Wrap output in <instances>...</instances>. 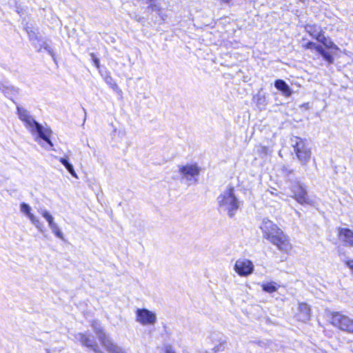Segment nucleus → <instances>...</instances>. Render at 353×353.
<instances>
[{
    "label": "nucleus",
    "instance_id": "obj_1",
    "mask_svg": "<svg viewBox=\"0 0 353 353\" xmlns=\"http://www.w3.org/2000/svg\"><path fill=\"white\" fill-rule=\"evenodd\" d=\"M17 110L19 118L23 122L26 128L32 135L37 136L35 140L37 141L38 138H41L52 146L50 140L52 131L48 128L43 127L37 123L25 108L18 106Z\"/></svg>",
    "mask_w": 353,
    "mask_h": 353
},
{
    "label": "nucleus",
    "instance_id": "obj_2",
    "mask_svg": "<svg viewBox=\"0 0 353 353\" xmlns=\"http://www.w3.org/2000/svg\"><path fill=\"white\" fill-rule=\"evenodd\" d=\"M265 230V236L273 243L279 251L288 254L293 249V245L290 238L275 225H264L262 228Z\"/></svg>",
    "mask_w": 353,
    "mask_h": 353
},
{
    "label": "nucleus",
    "instance_id": "obj_3",
    "mask_svg": "<svg viewBox=\"0 0 353 353\" xmlns=\"http://www.w3.org/2000/svg\"><path fill=\"white\" fill-rule=\"evenodd\" d=\"M217 201L220 208L223 210L228 211L230 216L233 212L236 211L240 205V201L236 198L234 190L232 187H228L223 191L218 196Z\"/></svg>",
    "mask_w": 353,
    "mask_h": 353
},
{
    "label": "nucleus",
    "instance_id": "obj_4",
    "mask_svg": "<svg viewBox=\"0 0 353 353\" xmlns=\"http://www.w3.org/2000/svg\"><path fill=\"white\" fill-rule=\"evenodd\" d=\"M292 146L302 165H306L311 158V150L302 139L294 137L292 139Z\"/></svg>",
    "mask_w": 353,
    "mask_h": 353
},
{
    "label": "nucleus",
    "instance_id": "obj_5",
    "mask_svg": "<svg viewBox=\"0 0 353 353\" xmlns=\"http://www.w3.org/2000/svg\"><path fill=\"white\" fill-rule=\"evenodd\" d=\"M135 320L142 325H154L157 321V314L146 308H138L135 312Z\"/></svg>",
    "mask_w": 353,
    "mask_h": 353
},
{
    "label": "nucleus",
    "instance_id": "obj_6",
    "mask_svg": "<svg viewBox=\"0 0 353 353\" xmlns=\"http://www.w3.org/2000/svg\"><path fill=\"white\" fill-rule=\"evenodd\" d=\"M234 271L241 277H246L252 274L254 270L253 262L246 258L237 259L234 265Z\"/></svg>",
    "mask_w": 353,
    "mask_h": 353
},
{
    "label": "nucleus",
    "instance_id": "obj_7",
    "mask_svg": "<svg viewBox=\"0 0 353 353\" xmlns=\"http://www.w3.org/2000/svg\"><path fill=\"white\" fill-rule=\"evenodd\" d=\"M331 323L341 330L353 333V320L341 314H334L331 318Z\"/></svg>",
    "mask_w": 353,
    "mask_h": 353
},
{
    "label": "nucleus",
    "instance_id": "obj_8",
    "mask_svg": "<svg viewBox=\"0 0 353 353\" xmlns=\"http://www.w3.org/2000/svg\"><path fill=\"white\" fill-rule=\"evenodd\" d=\"M95 331L99 334V339L103 345L110 353H125L121 347L114 344L111 340L103 332L101 325L94 326Z\"/></svg>",
    "mask_w": 353,
    "mask_h": 353
},
{
    "label": "nucleus",
    "instance_id": "obj_9",
    "mask_svg": "<svg viewBox=\"0 0 353 353\" xmlns=\"http://www.w3.org/2000/svg\"><path fill=\"white\" fill-rule=\"evenodd\" d=\"M293 197L301 204H312V200L307 195L306 187L302 184H296L292 188Z\"/></svg>",
    "mask_w": 353,
    "mask_h": 353
},
{
    "label": "nucleus",
    "instance_id": "obj_10",
    "mask_svg": "<svg viewBox=\"0 0 353 353\" xmlns=\"http://www.w3.org/2000/svg\"><path fill=\"white\" fill-rule=\"evenodd\" d=\"M179 172L183 178L188 181H192L199 176L200 168L196 164H186L179 166Z\"/></svg>",
    "mask_w": 353,
    "mask_h": 353
},
{
    "label": "nucleus",
    "instance_id": "obj_11",
    "mask_svg": "<svg viewBox=\"0 0 353 353\" xmlns=\"http://www.w3.org/2000/svg\"><path fill=\"white\" fill-rule=\"evenodd\" d=\"M74 337L83 346L89 348L96 353L100 352L98 345L88 334L79 332L74 335Z\"/></svg>",
    "mask_w": 353,
    "mask_h": 353
},
{
    "label": "nucleus",
    "instance_id": "obj_12",
    "mask_svg": "<svg viewBox=\"0 0 353 353\" xmlns=\"http://www.w3.org/2000/svg\"><path fill=\"white\" fill-rule=\"evenodd\" d=\"M295 317L299 321L303 323L308 322L311 319L310 307L304 303H299Z\"/></svg>",
    "mask_w": 353,
    "mask_h": 353
},
{
    "label": "nucleus",
    "instance_id": "obj_13",
    "mask_svg": "<svg viewBox=\"0 0 353 353\" xmlns=\"http://www.w3.org/2000/svg\"><path fill=\"white\" fill-rule=\"evenodd\" d=\"M339 238L341 241L353 246V232L349 229L341 228L339 230Z\"/></svg>",
    "mask_w": 353,
    "mask_h": 353
},
{
    "label": "nucleus",
    "instance_id": "obj_14",
    "mask_svg": "<svg viewBox=\"0 0 353 353\" xmlns=\"http://www.w3.org/2000/svg\"><path fill=\"white\" fill-rule=\"evenodd\" d=\"M275 87L277 90H280L285 97H290L292 95V90L288 85L283 80H276L275 81Z\"/></svg>",
    "mask_w": 353,
    "mask_h": 353
},
{
    "label": "nucleus",
    "instance_id": "obj_15",
    "mask_svg": "<svg viewBox=\"0 0 353 353\" xmlns=\"http://www.w3.org/2000/svg\"><path fill=\"white\" fill-rule=\"evenodd\" d=\"M20 212L26 215V218L30 221H34L35 217L32 213V208L26 203H21L19 207Z\"/></svg>",
    "mask_w": 353,
    "mask_h": 353
},
{
    "label": "nucleus",
    "instance_id": "obj_16",
    "mask_svg": "<svg viewBox=\"0 0 353 353\" xmlns=\"http://www.w3.org/2000/svg\"><path fill=\"white\" fill-rule=\"evenodd\" d=\"M261 288L268 293H273L278 290L279 285L274 281H270L262 283Z\"/></svg>",
    "mask_w": 353,
    "mask_h": 353
},
{
    "label": "nucleus",
    "instance_id": "obj_17",
    "mask_svg": "<svg viewBox=\"0 0 353 353\" xmlns=\"http://www.w3.org/2000/svg\"><path fill=\"white\" fill-rule=\"evenodd\" d=\"M305 30L312 37L315 38L316 40H318L322 34L320 28L317 27L316 26L307 25L305 26Z\"/></svg>",
    "mask_w": 353,
    "mask_h": 353
},
{
    "label": "nucleus",
    "instance_id": "obj_18",
    "mask_svg": "<svg viewBox=\"0 0 353 353\" xmlns=\"http://www.w3.org/2000/svg\"><path fill=\"white\" fill-rule=\"evenodd\" d=\"M59 161L65 167L67 170L70 173V174L72 176L77 178V175L74 171L73 165L69 163L68 159L61 157L59 159Z\"/></svg>",
    "mask_w": 353,
    "mask_h": 353
},
{
    "label": "nucleus",
    "instance_id": "obj_19",
    "mask_svg": "<svg viewBox=\"0 0 353 353\" xmlns=\"http://www.w3.org/2000/svg\"><path fill=\"white\" fill-rule=\"evenodd\" d=\"M318 41L322 43L327 48L339 50L338 46L334 44L330 39L326 38L323 34L319 38Z\"/></svg>",
    "mask_w": 353,
    "mask_h": 353
},
{
    "label": "nucleus",
    "instance_id": "obj_20",
    "mask_svg": "<svg viewBox=\"0 0 353 353\" xmlns=\"http://www.w3.org/2000/svg\"><path fill=\"white\" fill-rule=\"evenodd\" d=\"M49 228L52 230L54 234L61 239H63V236L60 229L57 226L55 222H48Z\"/></svg>",
    "mask_w": 353,
    "mask_h": 353
},
{
    "label": "nucleus",
    "instance_id": "obj_21",
    "mask_svg": "<svg viewBox=\"0 0 353 353\" xmlns=\"http://www.w3.org/2000/svg\"><path fill=\"white\" fill-rule=\"evenodd\" d=\"M38 211L41 214L42 217L46 219V221H52V215L46 209L40 208Z\"/></svg>",
    "mask_w": 353,
    "mask_h": 353
},
{
    "label": "nucleus",
    "instance_id": "obj_22",
    "mask_svg": "<svg viewBox=\"0 0 353 353\" xmlns=\"http://www.w3.org/2000/svg\"><path fill=\"white\" fill-rule=\"evenodd\" d=\"M321 55L323 57V59L325 61H327L328 63H333L334 58L329 52L325 51Z\"/></svg>",
    "mask_w": 353,
    "mask_h": 353
},
{
    "label": "nucleus",
    "instance_id": "obj_23",
    "mask_svg": "<svg viewBox=\"0 0 353 353\" xmlns=\"http://www.w3.org/2000/svg\"><path fill=\"white\" fill-rule=\"evenodd\" d=\"M90 57H92V61L94 63L95 66L97 68H99V67H100L99 59L94 55V53H90Z\"/></svg>",
    "mask_w": 353,
    "mask_h": 353
},
{
    "label": "nucleus",
    "instance_id": "obj_24",
    "mask_svg": "<svg viewBox=\"0 0 353 353\" xmlns=\"http://www.w3.org/2000/svg\"><path fill=\"white\" fill-rule=\"evenodd\" d=\"M110 81H108V79H107L106 82L110 84V86L114 90H118L119 87L117 84L115 82H112V79L111 77H109Z\"/></svg>",
    "mask_w": 353,
    "mask_h": 353
},
{
    "label": "nucleus",
    "instance_id": "obj_25",
    "mask_svg": "<svg viewBox=\"0 0 353 353\" xmlns=\"http://www.w3.org/2000/svg\"><path fill=\"white\" fill-rule=\"evenodd\" d=\"M44 48L47 50V52L52 56V57L54 60V54L51 48L48 46L47 43H44Z\"/></svg>",
    "mask_w": 353,
    "mask_h": 353
},
{
    "label": "nucleus",
    "instance_id": "obj_26",
    "mask_svg": "<svg viewBox=\"0 0 353 353\" xmlns=\"http://www.w3.org/2000/svg\"><path fill=\"white\" fill-rule=\"evenodd\" d=\"M316 52H318L320 54H322L325 50L323 49L322 46H319V45H316L315 46L314 48Z\"/></svg>",
    "mask_w": 353,
    "mask_h": 353
},
{
    "label": "nucleus",
    "instance_id": "obj_27",
    "mask_svg": "<svg viewBox=\"0 0 353 353\" xmlns=\"http://www.w3.org/2000/svg\"><path fill=\"white\" fill-rule=\"evenodd\" d=\"M316 46V43L313 42H308L305 45V48L307 49H314Z\"/></svg>",
    "mask_w": 353,
    "mask_h": 353
},
{
    "label": "nucleus",
    "instance_id": "obj_28",
    "mask_svg": "<svg viewBox=\"0 0 353 353\" xmlns=\"http://www.w3.org/2000/svg\"><path fill=\"white\" fill-rule=\"evenodd\" d=\"M150 7L154 11L159 10V7L157 5L154 4V3H152L151 2V0H150Z\"/></svg>",
    "mask_w": 353,
    "mask_h": 353
},
{
    "label": "nucleus",
    "instance_id": "obj_29",
    "mask_svg": "<svg viewBox=\"0 0 353 353\" xmlns=\"http://www.w3.org/2000/svg\"><path fill=\"white\" fill-rule=\"evenodd\" d=\"M346 265L353 272V260L347 261Z\"/></svg>",
    "mask_w": 353,
    "mask_h": 353
},
{
    "label": "nucleus",
    "instance_id": "obj_30",
    "mask_svg": "<svg viewBox=\"0 0 353 353\" xmlns=\"http://www.w3.org/2000/svg\"><path fill=\"white\" fill-rule=\"evenodd\" d=\"M261 150H262L263 152H265V154H267V152H267V151H268V148H267L266 147H263V146H262V147H261Z\"/></svg>",
    "mask_w": 353,
    "mask_h": 353
},
{
    "label": "nucleus",
    "instance_id": "obj_31",
    "mask_svg": "<svg viewBox=\"0 0 353 353\" xmlns=\"http://www.w3.org/2000/svg\"><path fill=\"white\" fill-rule=\"evenodd\" d=\"M165 353H175L174 351H172L171 349H167L165 351Z\"/></svg>",
    "mask_w": 353,
    "mask_h": 353
},
{
    "label": "nucleus",
    "instance_id": "obj_32",
    "mask_svg": "<svg viewBox=\"0 0 353 353\" xmlns=\"http://www.w3.org/2000/svg\"><path fill=\"white\" fill-rule=\"evenodd\" d=\"M220 1L223 3H229L231 0H220Z\"/></svg>",
    "mask_w": 353,
    "mask_h": 353
},
{
    "label": "nucleus",
    "instance_id": "obj_33",
    "mask_svg": "<svg viewBox=\"0 0 353 353\" xmlns=\"http://www.w3.org/2000/svg\"><path fill=\"white\" fill-rule=\"evenodd\" d=\"M37 228H38L41 231H42V232H43V230L41 229L40 225H37Z\"/></svg>",
    "mask_w": 353,
    "mask_h": 353
},
{
    "label": "nucleus",
    "instance_id": "obj_34",
    "mask_svg": "<svg viewBox=\"0 0 353 353\" xmlns=\"http://www.w3.org/2000/svg\"><path fill=\"white\" fill-rule=\"evenodd\" d=\"M300 1H301L302 3H304L305 0H300Z\"/></svg>",
    "mask_w": 353,
    "mask_h": 353
}]
</instances>
